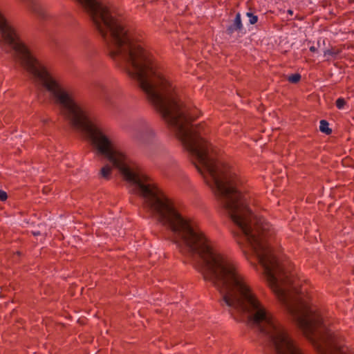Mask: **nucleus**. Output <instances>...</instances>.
I'll return each mask as SVG.
<instances>
[{"instance_id":"nucleus-16","label":"nucleus","mask_w":354,"mask_h":354,"mask_svg":"<svg viewBox=\"0 0 354 354\" xmlns=\"http://www.w3.org/2000/svg\"><path fill=\"white\" fill-rule=\"evenodd\" d=\"M288 13L289 15H292V14H293V11H292V10H288Z\"/></svg>"},{"instance_id":"nucleus-1","label":"nucleus","mask_w":354,"mask_h":354,"mask_svg":"<svg viewBox=\"0 0 354 354\" xmlns=\"http://www.w3.org/2000/svg\"><path fill=\"white\" fill-rule=\"evenodd\" d=\"M0 46L28 73L33 82L48 91L71 126L90 142L93 151L106 159L125 180L129 192L138 197L148 217L158 221L174 236L177 231L176 201L160 189L133 162L107 132L66 89L21 39L13 25L0 10Z\"/></svg>"},{"instance_id":"nucleus-11","label":"nucleus","mask_w":354,"mask_h":354,"mask_svg":"<svg viewBox=\"0 0 354 354\" xmlns=\"http://www.w3.org/2000/svg\"><path fill=\"white\" fill-rule=\"evenodd\" d=\"M301 80V75L299 73H295L288 77V80L292 84L299 82Z\"/></svg>"},{"instance_id":"nucleus-13","label":"nucleus","mask_w":354,"mask_h":354,"mask_svg":"<svg viewBox=\"0 0 354 354\" xmlns=\"http://www.w3.org/2000/svg\"><path fill=\"white\" fill-rule=\"evenodd\" d=\"M335 104L338 109H342L346 104V101L344 98L339 97L336 100Z\"/></svg>"},{"instance_id":"nucleus-8","label":"nucleus","mask_w":354,"mask_h":354,"mask_svg":"<svg viewBox=\"0 0 354 354\" xmlns=\"http://www.w3.org/2000/svg\"><path fill=\"white\" fill-rule=\"evenodd\" d=\"M341 53V49L336 47H331L330 49L324 50V55L328 59L330 57H335Z\"/></svg>"},{"instance_id":"nucleus-12","label":"nucleus","mask_w":354,"mask_h":354,"mask_svg":"<svg viewBox=\"0 0 354 354\" xmlns=\"http://www.w3.org/2000/svg\"><path fill=\"white\" fill-rule=\"evenodd\" d=\"M246 15L249 17V22L250 24H255L258 21V17L251 12H247Z\"/></svg>"},{"instance_id":"nucleus-3","label":"nucleus","mask_w":354,"mask_h":354,"mask_svg":"<svg viewBox=\"0 0 354 354\" xmlns=\"http://www.w3.org/2000/svg\"><path fill=\"white\" fill-rule=\"evenodd\" d=\"M100 33L111 59L127 72L167 129L176 133L177 90L174 79L159 71L151 54L126 27L107 0H76Z\"/></svg>"},{"instance_id":"nucleus-2","label":"nucleus","mask_w":354,"mask_h":354,"mask_svg":"<svg viewBox=\"0 0 354 354\" xmlns=\"http://www.w3.org/2000/svg\"><path fill=\"white\" fill-rule=\"evenodd\" d=\"M178 248L200 259L203 279L221 296V305L245 313L267 341L272 354H304L287 329L260 299L239 262L219 249L198 223L178 213Z\"/></svg>"},{"instance_id":"nucleus-14","label":"nucleus","mask_w":354,"mask_h":354,"mask_svg":"<svg viewBox=\"0 0 354 354\" xmlns=\"http://www.w3.org/2000/svg\"><path fill=\"white\" fill-rule=\"evenodd\" d=\"M7 198V194L3 191V190H1L0 189V201H5L6 200Z\"/></svg>"},{"instance_id":"nucleus-6","label":"nucleus","mask_w":354,"mask_h":354,"mask_svg":"<svg viewBox=\"0 0 354 354\" xmlns=\"http://www.w3.org/2000/svg\"><path fill=\"white\" fill-rule=\"evenodd\" d=\"M96 92L101 96V97L107 103L111 104V97L109 93V89L101 82H97L95 84Z\"/></svg>"},{"instance_id":"nucleus-4","label":"nucleus","mask_w":354,"mask_h":354,"mask_svg":"<svg viewBox=\"0 0 354 354\" xmlns=\"http://www.w3.org/2000/svg\"><path fill=\"white\" fill-rule=\"evenodd\" d=\"M129 131L135 140L145 146L151 145L156 138V130L145 118L136 119Z\"/></svg>"},{"instance_id":"nucleus-7","label":"nucleus","mask_w":354,"mask_h":354,"mask_svg":"<svg viewBox=\"0 0 354 354\" xmlns=\"http://www.w3.org/2000/svg\"><path fill=\"white\" fill-rule=\"evenodd\" d=\"M243 29V24L241 19V14L237 13L234 20L233 24L229 26L227 28V33L232 35L236 31H241Z\"/></svg>"},{"instance_id":"nucleus-5","label":"nucleus","mask_w":354,"mask_h":354,"mask_svg":"<svg viewBox=\"0 0 354 354\" xmlns=\"http://www.w3.org/2000/svg\"><path fill=\"white\" fill-rule=\"evenodd\" d=\"M39 21H44L51 19L41 0H20Z\"/></svg>"},{"instance_id":"nucleus-10","label":"nucleus","mask_w":354,"mask_h":354,"mask_svg":"<svg viewBox=\"0 0 354 354\" xmlns=\"http://www.w3.org/2000/svg\"><path fill=\"white\" fill-rule=\"evenodd\" d=\"M111 169V167L109 165L104 166L100 170L101 176L104 178H109Z\"/></svg>"},{"instance_id":"nucleus-9","label":"nucleus","mask_w":354,"mask_h":354,"mask_svg":"<svg viewBox=\"0 0 354 354\" xmlns=\"http://www.w3.org/2000/svg\"><path fill=\"white\" fill-rule=\"evenodd\" d=\"M319 130L327 135L332 132V130L328 127V122L324 120L320 121Z\"/></svg>"},{"instance_id":"nucleus-15","label":"nucleus","mask_w":354,"mask_h":354,"mask_svg":"<svg viewBox=\"0 0 354 354\" xmlns=\"http://www.w3.org/2000/svg\"><path fill=\"white\" fill-rule=\"evenodd\" d=\"M310 51L312 52V53H315V52L317 51V49L314 46H312L310 47Z\"/></svg>"}]
</instances>
